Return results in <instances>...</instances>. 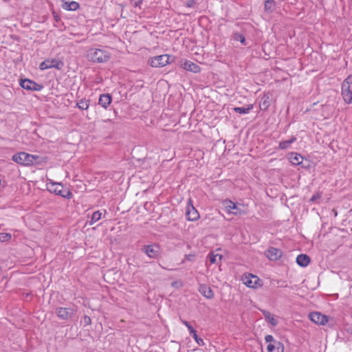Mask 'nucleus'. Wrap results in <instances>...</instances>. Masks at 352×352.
I'll return each mask as SVG.
<instances>
[{"label": "nucleus", "instance_id": "nucleus-1", "mask_svg": "<svg viewBox=\"0 0 352 352\" xmlns=\"http://www.w3.org/2000/svg\"><path fill=\"white\" fill-rule=\"evenodd\" d=\"M87 57L94 63H102L109 60L111 54L106 50L92 48L89 50Z\"/></svg>", "mask_w": 352, "mask_h": 352}, {"label": "nucleus", "instance_id": "nucleus-2", "mask_svg": "<svg viewBox=\"0 0 352 352\" xmlns=\"http://www.w3.org/2000/svg\"><path fill=\"white\" fill-rule=\"evenodd\" d=\"M341 96L345 103L352 104V76H349L342 82Z\"/></svg>", "mask_w": 352, "mask_h": 352}, {"label": "nucleus", "instance_id": "nucleus-3", "mask_svg": "<svg viewBox=\"0 0 352 352\" xmlns=\"http://www.w3.org/2000/svg\"><path fill=\"white\" fill-rule=\"evenodd\" d=\"M38 159L37 155H30L25 152H21L12 156V160L23 166L34 164Z\"/></svg>", "mask_w": 352, "mask_h": 352}, {"label": "nucleus", "instance_id": "nucleus-4", "mask_svg": "<svg viewBox=\"0 0 352 352\" xmlns=\"http://www.w3.org/2000/svg\"><path fill=\"white\" fill-rule=\"evenodd\" d=\"M47 188L51 192H54L57 195H60L63 197L70 199L72 194L70 191L66 190L63 191V186L60 183H56L53 182L52 179H47Z\"/></svg>", "mask_w": 352, "mask_h": 352}, {"label": "nucleus", "instance_id": "nucleus-5", "mask_svg": "<svg viewBox=\"0 0 352 352\" xmlns=\"http://www.w3.org/2000/svg\"><path fill=\"white\" fill-rule=\"evenodd\" d=\"M64 67V63L59 58H47L40 63L39 69L45 70L48 69L55 68L58 70H61Z\"/></svg>", "mask_w": 352, "mask_h": 352}, {"label": "nucleus", "instance_id": "nucleus-6", "mask_svg": "<svg viewBox=\"0 0 352 352\" xmlns=\"http://www.w3.org/2000/svg\"><path fill=\"white\" fill-rule=\"evenodd\" d=\"M223 207L226 212L234 215L246 214V211L241 208V205H238L231 200L226 199L223 202Z\"/></svg>", "mask_w": 352, "mask_h": 352}, {"label": "nucleus", "instance_id": "nucleus-7", "mask_svg": "<svg viewBox=\"0 0 352 352\" xmlns=\"http://www.w3.org/2000/svg\"><path fill=\"white\" fill-rule=\"evenodd\" d=\"M241 280L244 285L252 289H257L263 285L262 280L257 276L252 274H244Z\"/></svg>", "mask_w": 352, "mask_h": 352}, {"label": "nucleus", "instance_id": "nucleus-8", "mask_svg": "<svg viewBox=\"0 0 352 352\" xmlns=\"http://www.w3.org/2000/svg\"><path fill=\"white\" fill-rule=\"evenodd\" d=\"M170 56L162 54L151 58L148 64L153 67H162L169 63Z\"/></svg>", "mask_w": 352, "mask_h": 352}, {"label": "nucleus", "instance_id": "nucleus-9", "mask_svg": "<svg viewBox=\"0 0 352 352\" xmlns=\"http://www.w3.org/2000/svg\"><path fill=\"white\" fill-rule=\"evenodd\" d=\"M141 251L144 252L150 258H157L160 254V248L158 245L151 244L144 245L141 248Z\"/></svg>", "mask_w": 352, "mask_h": 352}, {"label": "nucleus", "instance_id": "nucleus-10", "mask_svg": "<svg viewBox=\"0 0 352 352\" xmlns=\"http://www.w3.org/2000/svg\"><path fill=\"white\" fill-rule=\"evenodd\" d=\"M19 85L23 89L29 91H38L43 89V86L42 85L28 78L21 80Z\"/></svg>", "mask_w": 352, "mask_h": 352}, {"label": "nucleus", "instance_id": "nucleus-11", "mask_svg": "<svg viewBox=\"0 0 352 352\" xmlns=\"http://www.w3.org/2000/svg\"><path fill=\"white\" fill-rule=\"evenodd\" d=\"M74 314V309L70 307H57L56 309V316L61 320H68L71 319Z\"/></svg>", "mask_w": 352, "mask_h": 352}, {"label": "nucleus", "instance_id": "nucleus-12", "mask_svg": "<svg viewBox=\"0 0 352 352\" xmlns=\"http://www.w3.org/2000/svg\"><path fill=\"white\" fill-rule=\"evenodd\" d=\"M180 65L184 69L193 73H199L201 71V68L198 65L188 60L182 61Z\"/></svg>", "mask_w": 352, "mask_h": 352}, {"label": "nucleus", "instance_id": "nucleus-13", "mask_svg": "<svg viewBox=\"0 0 352 352\" xmlns=\"http://www.w3.org/2000/svg\"><path fill=\"white\" fill-rule=\"evenodd\" d=\"M310 320L318 324H325L327 321V317L325 315L321 314L319 312H312L309 314Z\"/></svg>", "mask_w": 352, "mask_h": 352}, {"label": "nucleus", "instance_id": "nucleus-14", "mask_svg": "<svg viewBox=\"0 0 352 352\" xmlns=\"http://www.w3.org/2000/svg\"><path fill=\"white\" fill-rule=\"evenodd\" d=\"M265 256L271 261H277L282 256V251L279 249L271 247L265 252Z\"/></svg>", "mask_w": 352, "mask_h": 352}, {"label": "nucleus", "instance_id": "nucleus-15", "mask_svg": "<svg viewBox=\"0 0 352 352\" xmlns=\"http://www.w3.org/2000/svg\"><path fill=\"white\" fill-rule=\"evenodd\" d=\"M186 218L188 221H194L199 218L198 211L192 204H188L186 212Z\"/></svg>", "mask_w": 352, "mask_h": 352}, {"label": "nucleus", "instance_id": "nucleus-16", "mask_svg": "<svg viewBox=\"0 0 352 352\" xmlns=\"http://www.w3.org/2000/svg\"><path fill=\"white\" fill-rule=\"evenodd\" d=\"M199 292L206 298L211 299L214 297V293L207 285L201 284L199 286Z\"/></svg>", "mask_w": 352, "mask_h": 352}, {"label": "nucleus", "instance_id": "nucleus-17", "mask_svg": "<svg viewBox=\"0 0 352 352\" xmlns=\"http://www.w3.org/2000/svg\"><path fill=\"white\" fill-rule=\"evenodd\" d=\"M111 100L112 98L110 94H101L98 100V104L103 108L107 109L111 103Z\"/></svg>", "mask_w": 352, "mask_h": 352}, {"label": "nucleus", "instance_id": "nucleus-18", "mask_svg": "<svg viewBox=\"0 0 352 352\" xmlns=\"http://www.w3.org/2000/svg\"><path fill=\"white\" fill-rule=\"evenodd\" d=\"M267 349L268 352H274V351H276V352H283L284 345L280 342H274V344H269L267 346Z\"/></svg>", "mask_w": 352, "mask_h": 352}, {"label": "nucleus", "instance_id": "nucleus-19", "mask_svg": "<svg viewBox=\"0 0 352 352\" xmlns=\"http://www.w3.org/2000/svg\"><path fill=\"white\" fill-rule=\"evenodd\" d=\"M296 263L301 267H307L310 263V258L307 254H301L296 257Z\"/></svg>", "mask_w": 352, "mask_h": 352}, {"label": "nucleus", "instance_id": "nucleus-20", "mask_svg": "<svg viewBox=\"0 0 352 352\" xmlns=\"http://www.w3.org/2000/svg\"><path fill=\"white\" fill-rule=\"evenodd\" d=\"M270 96L269 94H264L263 96L261 98L260 103H259V107L261 110H266L269 106L270 105Z\"/></svg>", "mask_w": 352, "mask_h": 352}, {"label": "nucleus", "instance_id": "nucleus-21", "mask_svg": "<svg viewBox=\"0 0 352 352\" xmlns=\"http://www.w3.org/2000/svg\"><path fill=\"white\" fill-rule=\"evenodd\" d=\"M62 8L66 10L75 11L79 8V4L76 1H63Z\"/></svg>", "mask_w": 352, "mask_h": 352}, {"label": "nucleus", "instance_id": "nucleus-22", "mask_svg": "<svg viewBox=\"0 0 352 352\" xmlns=\"http://www.w3.org/2000/svg\"><path fill=\"white\" fill-rule=\"evenodd\" d=\"M290 162L294 165H299L303 161V157L296 153H292L289 157Z\"/></svg>", "mask_w": 352, "mask_h": 352}, {"label": "nucleus", "instance_id": "nucleus-23", "mask_svg": "<svg viewBox=\"0 0 352 352\" xmlns=\"http://www.w3.org/2000/svg\"><path fill=\"white\" fill-rule=\"evenodd\" d=\"M263 314L267 321H268L272 326L275 327L278 324V320L274 314H272L267 311H263Z\"/></svg>", "mask_w": 352, "mask_h": 352}, {"label": "nucleus", "instance_id": "nucleus-24", "mask_svg": "<svg viewBox=\"0 0 352 352\" xmlns=\"http://www.w3.org/2000/svg\"><path fill=\"white\" fill-rule=\"evenodd\" d=\"M90 101L86 98H81L76 102V107L81 110H87L89 107Z\"/></svg>", "mask_w": 352, "mask_h": 352}, {"label": "nucleus", "instance_id": "nucleus-25", "mask_svg": "<svg viewBox=\"0 0 352 352\" xmlns=\"http://www.w3.org/2000/svg\"><path fill=\"white\" fill-rule=\"evenodd\" d=\"M253 104H248L246 107H234L233 110L234 112L240 114H247L253 109Z\"/></svg>", "mask_w": 352, "mask_h": 352}, {"label": "nucleus", "instance_id": "nucleus-26", "mask_svg": "<svg viewBox=\"0 0 352 352\" xmlns=\"http://www.w3.org/2000/svg\"><path fill=\"white\" fill-rule=\"evenodd\" d=\"M296 140V137H292L291 139L288 140L281 141L279 143V148L281 150H285L290 147L291 144L294 143Z\"/></svg>", "mask_w": 352, "mask_h": 352}, {"label": "nucleus", "instance_id": "nucleus-27", "mask_svg": "<svg viewBox=\"0 0 352 352\" xmlns=\"http://www.w3.org/2000/svg\"><path fill=\"white\" fill-rule=\"evenodd\" d=\"M188 331L190 334L192 336L194 340L199 346H204L205 344L204 340L197 336V331L193 329V327L189 328Z\"/></svg>", "mask_w": 352, "mask_h": 352}, {"label": "nucleus", "instance_id": "nucleus-28", "mask_svg": "<svg viewBox=\"0 0 352 352\" xmlns=\"http://www.w3.org/2000/svg\"><path fill=\"white\" fill-rule=\"evenodd\" d=\"M265 10L267 12L274 11L276 7V2L274 0H267L265 1Z\"/></svg>", "mask_w": 352, "mask_h": 352}, {"label": "nucleus", "instance_id": "nucleus-29", "mask_svg": "<svg viewBox=\"0 0 352 352\" xmlns=\"http://www.w3.org/2000/svg\"><path fill=\"white\" fill-rule=\"evenodd\" d=\"M208 258L210 260L211 263H217L218 261H221L222 258V256L219 254L214 253V252H211L208 255Z\"/></svg>", "mask_w": 352, "mask_h": 352}, {"label": "nucleus", "instance_id": "nucleus-30", "mask_svg": "<svg viewBox=\"0 0 352 352\" xmlns=\"http://www.w3.org/2000/svg\"><path fill=\"white\" fill-rule=\"evenodd\" d=\"M102 218V212L100 210L94 212L91 217L89 225H93Z\"/></svg>", "mask_w": 352, "mask_h": 352}, {"label": "nucleus", "instance_id": "nucleus-31", "mask_svg": "<svg viewBox=\"0 0 352 352\" xmlns=\"http://www.w3.org/2000/svg\"><path fill=\"white\" fill-rule=\"evenodd\" d=\"M233 38H234V41H239L241 43H242L244 45H246V41H245V36L243 34H241L235 33L234 34Z\"/></svg>", "mask_w": 352, "mask_h": 352}, {"label": "nucleus", "instance_id": "nucleus-32", "mask_svg": "<svg viewBox=\"0 0 352 352\" xmlns=\"http://www.w3.org/2000/svg\"><path fill=\"white\" fill-rule=\"evenodd\" d=\"M12 238V235L10 233L1 232L0 233V241L6 242L9 241Z\"/></svg>", "mask_w": 352, "mask_h": 352}, {"label": "nucleus", "instance_id": "nucleus-33", "mask_svg": "<svg viewBox=\"0 0 352 352\" xmlns=\"http://www.w3.org/2000/svg\"><path fill=\"white\" fill-rule=\"evenodd\" d=\"M276 283L279 287H287V285L286 283V281L282 280H273L272 283Z\"/></svg>", "mask_w": 352, "mask_h": 352}, {"label": "nucleus", "instance_id": "nucleus-34", "mask_svg": "<svg viewBox=\"0 0 352 352\" xmlns=\"http://www.w3.org/2000/svg\"><path fill=\"white\" fill-rule=\"evenodd\" d=\"M142 3V0H130L131 5L135 8L140 7Z\"/></svg>", "mask_w": 352, "mask_h": 352}, {"label": "nucleus", "instance_id": "nucleus-35", "mask_svg": "<svg viewBox=\"0 0 352 352\" xmlns=\"http://www.w3.org/2000/svg\"><path fill=\"white\" fill-rule=\"evenodd\" d=\"M82 322L85 326L89 325L91 323V319L89 316H85L82 319Z\"/></svg>", "mask_w": 352, "mask_h": 352}, {"label": "nucleus", "instance_id": "nucleus-36", "mask_svg": "<svg viewBox=\"0 0 352 352\" xmlns=\"http://www.w3.org/2000/svg\"><path fill=\"white\" fill-rule=\"evenodd\" d=\"M265 340L266 342L269 344H272V342H274V337L272 335H267L265 337Z\"/></svg>", "mask_w": 352, "mask_h": 352}, {"label": "nucleus", "instance_id": "nucleus-37", "mask_svg": "<svg viewBox=\"0 0 352 352\" xmlns=\"http://www.w3.org/2000/svg\"><path fill=\"white\" fill-rule=\"evenodd\" d=\"M195 4V1L194 0H188L186 2V6L188 8H192L194 7Z\"/></svg>", "mask_w": 352, "mask_h": 352}, {"label": "nucleus", "instance_id": "nucleus-38", "mask_svg": "<svg viewBox=\"0 0 352 352\" xmlns=\"http://www.w3.org/2000/svg\"><path fill=\"white\" fill-rule=\"evenodd\" d=\"M181 322L183 324H184L187 328L188 330H189V328H192V325L186 320H181Z\"/></svg>", "mask_w": 352, "mask_h": 352}, {"label": "nucleus", "instance_id": "nucleus-39", "mask_svg": "<svg viewBox=\"0 0 352 352\" xmlns=\"http://www.w3.org/2000/svg\"><path fill=\"white\" fill-rule=\"evenodd\" d=\"M320 197V195L319 194L314 195L310 199V201H315L316 200L318 199Z\"/></svg>", "mask_w": 352, "mask_h": 352}, {"label": "nucleus", "instance_id": "nucleus-40", "mask_svg": "<svg viewBox=\"0 0 352 352\" xmlns=\"http://www.w3.org/2000/svg\"><path fill=\"white\" fill-rule=\"evenodd\" d=\"M186 258L188 261H192V258L194 257L193 255L192 254H188V255H186Z\"/></svg>", "mask_w": 352, "mask_h": 352}]
</instances>
